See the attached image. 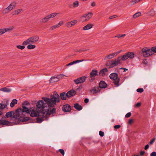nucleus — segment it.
I'll list each match as a JSON object with an SVG mask.
<instances>
[{"instance_id": "nucleus-1", "label": "nucleus", "mask_w": 156, "mask_h": 156, "mask_svg": "<svg viewBox=\"0 0 156 156\" xmlns=\"http://www.w3.org/2000/svg\"><path fill=\"white\" fill-rule=\"evenodd\" d=\"M22 108H19L16 110V115L13 116L10 120L13 121L14 122H12L15 124H19L20 122H26L29 120V118L27 117H21V115H25V113H28L31 108L29 109L26 106H22Z\"/></svg>"}, {"instance_id": "nucleus-2", "label": "nucleus", "mask_w": 156, "mask_h": 156, "mask_svg": "<svg viewBox=\"0 0 156 156\" xmlns=\"http://www.w3.org/2000/svg\"><path fill=\"white\" fill-rule=\"evenodd\" d=\"M42 99L46 103L48 108L55 107L56 103L59 102L61 100L59 95L56 91L54 92L50 98L43 97Z\"/></svg>"}, {"instance_id": "nucleus-3", "label": "nucleus", "mask_w": 156, "mask_h": 156, "mask_svg": "<svg viewBox=\"0 0 156 156\" xmlns=\"http://www.w3.org/2000/svg\"><path fill=\"white\" fill-rule=\"evenodd\" d=\"M39 38V36L37 35L32 37L24 41L23 43V44L27 45L29 44H34L38 41Z\"/></svg>"}, {"instance_id": "nucleus-4", "label": "nucleus", "mask_w": 156, "mask_h": 156, "mask_svg": "<svg viewBox=\"0 0 156 156\" xmlns=\"http://www.w3.org/2000/svg\"><path fill=\"white\" fill-rule=\"evenodd\" d=\"M110 78L113 80H114L113 83L116 87L119 86V82L120 79L118 77V75L116 73H111L109 75Z\"/></svg>"}, {"instance_id": "nucleus-5", "label": "nucleus", "mask_w": 156, "mask_h": 156, "mask_svg": "<svg viewBox=\"0 0 156 156\" xmlns=\"http://www.w3.org/2000/svg\"><path fill=\"white\" fill-rule=\"evenodd\" d=\"M135 54L132 52H128L126 53L123 55L120 56L119 59H121L122 61H125L128 58L130 59L133 58Z\"/></svg>"}, {"instance_id": "nucleus-6", "label": "nucleus", "mask_w": 156, "mask_h": 156, "mask_svg": "<svg viewBox=\"0 0 156 156\" xmlns=\"http://www.w3.org/2000/svg\"><path fill=\"white\" fill-rule=\"evenodd\" d=\"M120 57L119 56L118 57L117 59H115V60H112L108 61V65L110 66L109 68H113L118 65L119 64H120L121 63L120 61L122 59L119 58Z\"/></svg>"}, {"instance_id": "nucleus-7", "label": "nucleus", "mask_w": 156, "mask_h": 156, "mask_svg": "<svg viewBox=\"0 0 156 156\" xmlns=\"http://www.w3.org/2000/svg\"><path fill=\"white\" fill-rule=\"evenodd\" d=\"M47 104L46 103H44L43 101L42 100H39L37 103L36 110L38 109H41L39 111H43V110H45L44 108L47 107Z\"/></svg>"}, {"instance_id": "nucleus-8", "label": "nucleus", "mask_w": 156, "mask_h": 156, "mask_svg": "<svg viewBox=\"0 0 156 156\" xmlns=\"http://www.w3.org/2000/svg\"><path fill=\"white\" fill-rule=\"evenodd\" d=\"M43 110L45 111V115L47 119L49 116L51 114H53L56 112V108L55 107L49 108L48 109Z\"/></svg>"}, {"instance_id": "nucleus-9", "label": "nucleus", "mask_w": 156, "mask_h": 156, "mask_svg": "<svg viewBox=\"0 0 156 156\" xmlns=\"http://www.w3.org/2000/svg\"><path fill=\"white\" fill-rule=\"evenodd\" d=\"M29 113L30 115L32 117H36L40 116L42 115H44V113L41 112V111H36L34 109H31L29 111Z\"/></svg>"}, {"instance_id": "nucleus-10", "label": "nucleus", "mask_w": 156, "mask_h": 156, "mask_svg": "<svg viewBox=\"0 0 156 156\" xmlns=\"http://www.w3.org/2000/svg\"><path fill=\"white\" fill-rule=\"evenodd\" d=\"M142 51L144 57H147L153 55L151 52L150 49H148L147 48H143L142 49Z\"/></svg>"}, {"instance_id": "nucleus-11", "label": "nucleus", "mask_w": 156, "mask_h": 156, "mask_svg": "<svg viewBox=\"0 0 156 156\" xmlns=\"http://www.w3.org/2000/svg\"><path fill=\"white\" fill-rule=\"evenodd\" d=\"M41 112L44 113V115L43 114L40 116H37L36 118L37 122L38 123H41L43 120H47L48 119L45 115V111H41Z\"/></svg>"}, {"instance_id": "nucleus-12", "label": "nucleus", "mask_w": 156, "mask_h": 156, "mask_svg": "<svg viewBox=\"0 0 156 156\" xmlns=\"http://www.w3.org/2000/svg\"><path fill=\"white\" fill-rule=\"evenodd\" d=\"M87 78V77L86 76H82L74 80L73 81L76 84L79 83H82L86 81Z\"/></svg>"}, {"instance_id": "nucleus-13", "label": "nucleus", "mask_w": 156, "mask_h": 156, "mask_svg": "<svg viewBox=\"0 0 156 156\" xmlns=\"http://www.w3.org/2000/svg\"><path fill=\"white\" fill-rule=\"evenodd\" d=\"M16 3L14 2H12L7 8L4 9V11L5 12V13H7L12 10L16 6Z\"/></svg>"}, {"instance_id": "nucleus-14", "label": "nucleus", "mask_w": 156, "mask_h": 156, "mask_svg": "<svg viewBox=\"0 0 156 156\" xmlns=\"http://www.w3.org/2000/svg\"><path fill=\"white\" fill-rule=\"evenodd\" d=\"M62 110L65 112H69L71 110V107L69 105L65 104L63 106Z\"/></svg>"}, {"instance_id": "nucleus-15", "label": "nucleus", "mask_w": 156, "mask_h": 156, "mask_svg": "<svg viewBox=\"0 0 156 156\" xmlns=\"http://www.w3.org/2000/svg\"><path fill=\"white\" fill-rule=\"evenodd\" d=\"M119 52H116L107 55L105 57L104 59L105 60H106L108 59H112L117 56L119 53Z\"/></svg>"}, {"instance_id": "nucleus-16", "label": "nucleus", "mask_w": 156, "mask_h": 156, "mask_svg": "<svg viewBox=\"0 0 156 156\" xmlns=\"http://www.w3.org/2000/svg\"><path fill=\"white\" fill-rule=\"evenodd\" d=\"M13 28L12 27H11L5 28L0 29V35H2L5 32L12 30L13 29Z\"/></svg>"}, {"instance_id": "nucleus-17", "label": "nucleus", "mask_w": 156, "mask_h": 156, "mask_svg": "<svg viewBox=\"0 0 156 156\" xmlns=\"http://www.w3.org/2000/svg\"><path fill=\"white\" fill-rule=\"evenodd\" d=\"M5 125L9 126L11 125V123L8 121L3 119H0V125Z\"/></svg>"}, {"instance_id": "nucleus-18", "label": "nucleus", "mask_w": 156, "mask_h": 156, "mask_svg": "<svg viewBox=\"0 0 156 156\" xmlns=\"http://www.w3.org/2000/svg\"><path fill=\"white\" fill-rule=\"evenodd\" d=\"M76 92L74 90H72L68 91L66 94V96L68 98L73 96L76 94Z\"/></svg>"}, {"instance_id": "nucleus-19", "label": "nucleus", "mask_w": 156, "mask_h": 156, "mask_svg": "<svg viewBox=\"0 0 156 156\" xmlns=\"http://www.w3.org/2000/svg\"><path fill=\"white\" fill-rule=\"evenodd\" d=\"M90 92L94 94L100 91V89L98 87H95L90 90Z\"/></svg>"}, {"instance_id": "nucleus-20", "label": "nucleus", "mask_w": 156, "mask_h": 156, "mask_svg": "<svg viewBox=\"0 0 156 156\" xmlns=\"http://www.w3.org/2000/svg\"><path fill=\"white\" fill-rule=\"evenodd\" d=\"M98 72L97 70L93 69L90 73L89 77H93L98 76Z\"/></svg>"}, {"instance_id": "nucleus-21", "label": "nucleus", "mask_w": 156, "mask_h": 156, "mask_svg": "<svg viewBox=\"0 0 156 156\" xmlns=\"http://www.w3.org/2000/svg\"><path fill=\"white\" fill-rule=\"evenodd\" d=\"M16 115V112H15L13 111H11L7 112L5 115V116L7 118L11 117V118L14 115Z\"/></svg>"}, {"instance_id": "nucleus-22", "label": "nucleus", "mask_w": 156, "mask_h": 156, "mask_svg": "<svg viewBox=\"0 0 156 156\" xmlns=\"http://www.w3.org/2000/svg\"><path fill=\"white\" fill-rule=\"evenodd\" d=\"M63 24V21H61L58 24L55 25L51 27L50 29L51 30H54V29H56L57 28L59 27L60 26L62 25Z\"/></svg>"}, {"instance_id": "nucleus-23", "label": "nucleus", "mask_w": 156, "mask_h": 156, "mask_svg": "<svg viewBox=\"0 0 156 156\" xmlns=\"http://www.w3.org/2000/svg\"><path fill=\"white\" fill-rule=\"evenodd\" d=\"M99 88H105L106 87L107 84L103 80L101 81L99 83Z\"/></svg>"}, {"instance_id": "nucleus-24", "label": "nucleus", "mask_w": 156, "mask_h": 156, "mask_svg": "<svg viewBox=\"0 0 156 156\" xmlns=\"http://www.w3.org/2000/svg\"><path fill=\"white\" fill-rule=\"evenodd\" d=\"M108 70L106 68L101 69L99 72V75L101 76H104L108 72Z\"/></svg>"}, {"instance_id": "nucleus-25", "label": "nucleus", "mask_w": 156, "mask_h": 156, "mask_svg": "<svg viewBox=\"0 0 156 156\" xmlns=\"http://www.w3.org/2000/svg\"><path fill=\"white\" fill-rule=\"evenodd\" d=\"M93 15L92 13L89 12L87 14H84L82 17V18H89V19H90L92 17Z\"/></svg>"}, {"instance_id": "nucleus-26", "label": "nucleus", "mask_w": 156, "mask_h": 156, "mask_svg": "<svg viewBox=\"0 0 156 156\" xmlns=\"http://www.w3.org/2000/svg\"><path fill=\"white\" fill-rule=\"evenodd\" d=\"M60 98L62 100H64L66 99L67 96H66V94L65 92H63L60 94Z\"/></svg>"}, {"instance_id": "nucleus-27", "label": "nucleus", "mask_w": 156, "mask_h": 156, "mask_svg": "<svg viewBox=\"0 0 156 156\" xmlns=\"http://www.w3.org/2000/svg\"><path fill=\"white\" fill-rule=\"evenodd\" d=\"M74 107L78 111L81 110L83 108L82 107L81 105L77 103L74 104Z\"/></svg>"}, {"instance_id": "nucleus-28", "label": "nucleus", "mask_w": 156, "mask_h": 156, "mask_svg": "<svg viewBox=\"0 0 156 156\" xmlns=\"http://www.w3.org/2000/svg\"><path fill=\"white\" fill-rule=\"evenodd\" d=\"M59 80L56 77L52 76L51 77L49 81L50 83H54L58 81Z\"/></svg>"}, {"instance_id": "nucleus-29", "label": "nucleus", "mask_w": 156, "mask_h": 156, "mask_svg": "<svg viewBox=\"0 0 156 156\" xmlns=\"http://www.w3.org/2000/svg\"><path fill=\"white\" fill-rule=\"evenodd\" d=\"M93 25L91 24H88L85 26L83 28V30H86L91 28L93 26Z\"/></svg>"}, {"instance_id": "nucleus-30", "label": "nucleus", "mask_w": 156, "mask_h": 156, "mask_svg": "<svg viewBox=\"0 0 156 156\" xmlns=\"http://www.w3.org/2000/svg\"><path fill=\"white\" fill-rule=\"evenodd\" d=\"M48 17V16H47L42 19L40 21L41 23H44L47 22L48 21L49 19H50Z\"/></svg>"}, {"instance_id": "nucleus-31", "label": "nucleus", "mask_w": 156, "mask_h": 156, "mask_svg": "<svg viewBox=\"0 0 156 156\" xmlns=\"http://www.w3.org/2000/svg\"><path fill=\"white\" fill-rule=\"evenodd\" d=\"M0 90L3 91L4 92L9 93L11 91V90L9 88L5 87L0 89Z\"/></svg>"}, {"instance_id": "nucleus-32", "label": "nucleus", "mask_w": 156, "mask_h": 156, "mask_svg": "<svg viewBox=\"0 0 156 156\" xmlns=\"http://www.w3.org/2000/svg\"><path fill=\"white\" fill-rule=\"evenodd\" d=\"M17 103V101L16 99H13L10 104V106L11 108L14 107L15 105Z\"/></svg>"}, {"instance_id": "nucleus-33", "label": "nucleus", "mask_w": 156, "mask_h": 156, "mask_svg": "<svg viewBox=\"0 0 156 156\" xmlns=\"http://www.w3.org/2000/svg\"><path fill=\"white\" fill-rule=\"evenodd\" d=\"M22 10L21 9H18L14 11L13 12L12 14L13 15H16L20 13Z\"/></svg>"}, {"instance_id": "nucleus-34", "label": "nucleus", "mask_w": 156, "mask_h": 156, "mask_svg": "<svg viewBox=\"0 0 156 156\" xmlns=\"http://www.w3.org/2000/svg\"><path fill=\"white\" fill-rule=\"evenodd\" d=\"M79 5V3L78 1H76L73 3V7L75 8L78 7Z\"/></svg>"}, {"instance_id": "nucleus-35", "label": "nucleus", "mask_w": 156, "mask_h": 156, "mask_svg": "<svg viewBox=\"0 0 156 156\" xmlns=\"http://www.w3.org/2000/svg\"><path fill=\"white\" fill-rule=\"evenodd\" d=\"M7 105L6 104H3L0 103V109L2 110L4 109L7 107Z\"/></svg>"}, {"instance_id": "nucleus-36", "label": "nucleus", "mask_w": 156, "mask_h": 156, "mask_svg": "<svg viewBox=\"0 0 156 156\" xmlns=\"http://www.w3.org/2000/svg\"><path fill=\"white\" fill-rule=\"evenodd\" d=\"M36 46L32 44H29L27 46V48L29 49H31L35 48Z\"/></svg>"}, {"instance_id": "nucleus-37", "label": "nucleus", "mask_w": 156, "mask_h": 156, "mask_svg": "<svg viewBox=\"0 0 156 156\" xmlns=\"http://www.w3.org/2000/svg\"><path fill=\"white\" fill-rule=\"evenodd\" d=\"M150 50L153 55L154 54V53H156V46L152 47Z\"/></svg>"}, {"instance_id": "nucleus-38", "label": "nucleus", "mask_w": 156, "mask_h": 156, "mask_svg": "<svg viewBox=\"0 0 156 156\" xmlns=\"http://www.w3.org/2000/svg\"><path fill=\"white\" fill-rule=\"evenodd\" d=\"M57 15V13H53L49 15H48V17L49 18V19L53 18L56 15Z\"/></svg>"}, {"instance_id": "nucleus-39", "label": "nucleus", "mask_w": 156, "mask_h": 156, "mask_svg": "<svg viewBox=\"0 0 156 156\" xmlns=\"http://www.w3.org/2000/svg\"><path fill=\"white\" fill-rule=\"evenodd\" d=\"M141 14V13L140 12H136L133 15V17L134 18H136L140 16Z\"/></svg>"}, {"instance_id": "nucleus-40", "label": "nucleus", "mask_w": 156, "mask_h": 156, "mask_svg": "<svg viewBox=\"0 0 156 156\" xmlns=\"http://www.w3.org/2000/svg\"><path fill=\"white\" fill-rule=\"evenodd\" d=\"M22 45H18L16 46V48L18 49H21V50L25 48V45H23L22 44Z\"/></svg>"}, {"instance_id": "nucleus-41", "label": "nucleus", "mask_w": 156, "mask_h": 156, "mask_svg": "<svg viewBox=\"0 0 156 156\" xmlns=\"http://www.w3.org/2000/svg\"><path fill=\"white\" fill-rule=\"evenodd\" d=\"M69 23L71 24V25L73 26L75 25L77 23V21L76 20H74L70 22H69Z\"/></svg>"}, {"instance_id": "nucleus-42", "label": "nucleus", "mask_w": 156, "mask_h": 156, "mask_svg": "<svg viewBox=\"0 0 156 156\" xmlns=\"http://www.w3.org/2000/svg\"><path fill=\"white\" fill-rule=\"evenodd\" d=\"M30 105V103L27 101H25L22 104V106H28Z\"/></svg>"}, {"instance_id": "nucleus-43", "label": "nucleus", "mask_w": 156, "mask_h": 156, "mask_svg": "<svg viewBox=\"0 0 156 156\" xmlns=\"http://www.w3.org/2000/svg\"><path fill=\"white\" fill-rule=\"evenodd\" d=\"M83 86L82 85H80L76 89V91H80L82 89Z\"/></svg>"}, {"instance_id": "nucleus-44", "label": "nucleus", "mask_w": 156, "mask_h": 156, "mask_svg": "<svg viewBox=\"0 0 156 156\" xmlns=\"http://www.w3.org/2000/svg\"><path fill=\"white\" fill-rule=\"evenodd\" d=\"M136 91L138 92L142 93L144 91V89L143 88H138L137 89Z\"/></svg>"}, {"instance_id": "nucleus-45", "label": "nucleus", "mask_w": 156, "mask_h": 156, "mask_svg": "<svg viewBox=\"0 0 156 156\" xmlns=\"http://www.w3.org/2000/svg\"><path fill=\"white\" fill-rule=\"evenodd\" d=\"M58 151H59V152L63 155H64V154H65V153H64V150L62 149H59V150H58Z\"/></svg>"}, {"instance_id": "nucleus-46", "label": "nucleus", "mask_w": 156, "mask_h": 156, "mask_svg": "<svg viewBox=\"0 0 156 156\" xmlns=\"http://www.w3.org/2000/svg\"><path fill=\"white\" fill-rule=\"evenodd\" d=\"M141 105V103L140 102H139L135 105V107L138 108L140 107V106Z\"/></svg>"}, {"instance_id": "nucleus-47", "label": "nucleus", "mask_w": 156, "mask_h": 156, "mask_svg": "<svg viewBox=\"0 0 156 156\" xmlns=\"http://www.w3.org/2000/svg\"><path fill=\"white\" fill-rule=\"evenodd\" d=\"M155 139L156 138L155 137H154L153 139L149 142V144H152L154 142Z\"/></svg>"}, {"instance_id": "nucleus-48", "label": "nucleus", "mask_w": 156, "mask_h": 156, "mask_svg": "<svg viewBox=\"0 0 156 156\" xmlns=\"http://www.w3.org/2000/svg\"><path fill=\"white\" fill-rule=\"evenodd\" d=\"M131 113L130 112H129L126 115L125 117L126 118H129L131 116Z\"/></svg>"}, {"instance_id": "nucleus-49", "label": "nucleus", "mask_w": 156, "mask_h": 156, "mask_svg": "<svg viewBox=\"0 0 156 156\" xmlns=\"http://www.w3.org/2000/svg\"><path fill=\"white\" fill-rule=\"evenodd\" d=\"M85 60L84 59H83L81 60H77L76 61H74V64H76L78 62H82L83 61H84Z\"/></svg>"}, {"instance_id": "nucleus-50", "label": "nucleus", "mask_w": 156, "mask_h": 156, "mask_svg": "<svg viewBox=\"0 0 156 156\" xmlns=\"http://www.w3.org/2000/svg\"><path fill=\"white\" fill-rule=\"evenodd\" d=\"M64 76V75L62 74H61L59 75H58L57 77L58 79L59 80L60 78H63Z\"/></svg>"}, {"instance_id": "nucleus-51", "label": "nucleus", "mask_w": 156, "mask_h": 156, "mask_svg": "<svg viewBox=\"0 0 156 156\" xmlns=\"http://www.w3.org/2000/svg\"><path fill=\"white\" fill-rule=\"evenodd\" d=\"M99 134L101 136L103 137L104 136V133L103 132L100 131L99 132Z\"/></svg>"}, {"instance_id": "nucleus-52", "label": "nucleus", "mask_w": 156, "mask_h": 156, "mask_svg": "<svg viewBox=\"0 0 156 156\" xmlns=\"http://www.w3.org/2000/svg\"><path fill=\"white\" fill-rule=\"evenodd\" d=\"M121 127L120 125H116L114 126V128L115 129H119Z\"/></svg>"}, {"instance_id": "nucleus-53", "label": "nucleus", "mask_w": 156, "mask_h": 156, "mask_svg": "<svg viewBox=\"0 0 156 156\" xmlns=\"http://www.w3.org/2000/svg\"><path fill=\"white\" fill-rule=\"evenodd\" d=\"M150 12L151 13L150 15L152 16H153L155 14L154 11L153 9L151 10L150 11Z\"/></svg>"}, {"instance_id": "nucleus-54", "label": "nucleus", "mask_w": 156, "mask_h": 156, "mask_svg": "<svg viewBox=\"0 0 156 156\" xmlns=\"http://www.w3.org/2000/svg\"><path fill=\"white\" fill-rule=\"evenodd\" d=\"M151 156H156V152H153L150 154Z\"/></svg>"}, {"instance_id": "nucleus-55", "label": "nucleus", "mask_w": 156, "mask_h": 156, "mask_svg": "<svg viewBox=\"0 0 156 156\" xmlns=\"http://www.w3.org/2000/svg\"><path fill=\"white\" fill-rule=\"evenodd\" d=\"M74 64V62H71L69 63H68L67 64H66V66H70L71 65H73V64Z\"/></svg>"}, {"instance_id": "nucleus-56", "label": "nucleus", "mask_w": 156, "mask_h": 156, "mask_svg": "<svg viewBox=\"0 0 156 156\" xmlns=\"http://www.w3.org/2000/svg\"><path fill=\"white\" fill-rule=\"evenodd\" d=\"M147 62L146 59H144L142 61V63L145 65L147 64Z\"/></svg>"}, {"instance_id": "nucleus-57", "label": "nucleus", "mask_w": 156, "mask_h": 156, "mask_svg": "<svg viewBox=\"0 0 156 156\" xmlns=\"http://www.w3.org/2000/svg\"><path fill=\"white\" fill-rule=\"evenodd\" d=\"M91 78V79H89V81L90 82H92L95 79L94 77H90Z\"/></svg>"}, {"instance_id": "nucleus-58", "label": "nucleus", "mask_w": 156, "mask_h": 156, "mask_svg": "<svg viewBox=\"0 0 156 156\" xmlns=\"http://www.w3.org/2000/svg\"><path fill=\"white\" fill-rule=\"evenodd\" d=\"M66 25L68 27H72L70 23H69V22H68L66 23Z\"/></svg>"}, {"instance_id": "nucleus-59", "label": "nucleus", "mask_w": 156, "mask_h": 156, "mask_svg": "<svg viewBox=\"0 0 156 156\" xmlns=\"http://www.w3.org/2000/svg\"><path fill=\"white\" fill-rule=\"evenodd\" d=\"M117 17V16L116 15H113V16H110L109 17V19H112L113 18H115Z\"/></svg>"}, {"instance_id": "nucleus-60", "label": "nucleus", "mask_w": 156, "mask_h": 156, "mask_svg": "<svg viewBox=\"0 0 156 156\" xmlns=\"http://www.w3.org/2000/svg\"><path fill=\"white\" fill-rule=\"evenodd\" d=\"M145 153V152L144 151H140V155L141 156H143Z\"/></svg>"}, {"instance_id": "nucleus-61", "label": "nucleus", "mask_w": 156, "mask_h": 156, "mask_svg": "<svg viewBox=\"0 0 156 156\" xmlns=\"http://www.w3.org/2000/svg\"><path fill=\"white\" fill-rule=\"evenodd\" d=\"M91 5L93 7L95 6L96 5V3L94 2H93L91 3Z\"/></svg>"}, {"instance_id": "nucleus-62", "label": "nucleus", "mask_w": 156, "mask_h": 156, "mask_svg": "<svg viewBox=\"0 0 156 156\" xmlns=\"http://www.w3.org/2000/svg\"><path fill=\"white\" fill-rule=\"evenodd\" d=\"M133 120L132 119H129V121H128V124H131V123L133 122Z\"/></svg>"}, {"instance_id": "nucleus-63", "label": "nucleus", "mask_w": 156, "mask_h": 156, "mask_svg": "<svg viewBox=\"0 0 156 156\" xmlns=\"http://www.w3.org/2000/svg\"><path fill=\"white\" fill-rule=\"evenodd\" d=\"M89 99L87 98H86L84 100V101L85 103H87L89 102Z\"/></svg>"}, {"instance_id": "nucleus-64", "label": "nucleus", "mask_w": 156, "mask_h": 156, "mask_svg": "<svg viewBox=\"0 0 156 156\" xmlns=\"http://www.w3.org/2000/svg\"><path fill=\"white\" fill-rule=\"evenodd\" d=\"M149 147V145L148 144H147L146 145L145 147H144V149L145 150H147V149Z\"/></svg>"}]
</instances>
